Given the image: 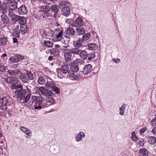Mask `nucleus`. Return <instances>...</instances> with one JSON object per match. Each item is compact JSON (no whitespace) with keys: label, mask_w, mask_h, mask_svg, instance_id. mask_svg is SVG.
<instances>
[{"label":"nucleus","mask_w":156,"mask_h":156,"mask_svg":"<svg viewBox=\"0 0 156 156\" xmlns=\"http://www.w3.org/2000/svg\"><path fill=\"white\" fill-rule=\"evenodd\" d=\"M31 98L33 100L31 106L33 109L40 110L48 105L47 103H45L44 99L41 96H32Z\"/></svg>","instance_id":"obj_1"},{"label":"nucleus","mask_w":156,"mask_h":156,"mask_svg":"<svg viewBox=\"0 0 156 156\" xmlns=\"http://www.w3.org/2000/svg\"><path fill=\"white\" fill-rule=\"evenodd\" d=\"M16 92L17 94L18 98L20 101L21 103L27 102L30 98L31 95L29 94H28L25 97L27 94V91L24 89H21V90H16Z\"/></svg>","instance_id":"obj_2"},{"label":"nucleus","mask_w":156,"mask_h":156,"mask_svg":"<svg viewBox=\"0 0 156 156\" xmlns=\"http://www.w3.org/2000/svg\"><path fill=\"white\" fill-rule=\"evenodd\" d=\"M45 87L56 93L57 94L60 93L59 89L55 86V83L50 78L48 79L47 81L45 84Z\"/></svg>","instance_id":"obj_3"},{"label":"nucleus","mask_w":156,"mask_h":156,"mask_svg":"<svg viewBox=\"0 0 156 156\" xmlns=\"http://www.w3.org/2000/svg\"><path fill=\"white\" fill-rule=\"evenodd\" d=\"M26 73H23L20 76V79L23 83H27L30 79L31 80L33 79L34 76L33 74L29 71H27Z\"/></svg>","instance_id":"obj_4"},{"label":"nucleus","mask_w":156,"mask_h":156,"mask_svg":"<svg viewBox=\"0 0 156 156\" xmlns=\"http://www.w3.org/2000/svg\"><path fill=\"white\" fill-rule=\"evenodd\" d=\"M9 103L7 97H4L0 98V109L4 111H6Z\"/></svg>","instance_id":"obj_5"},{"label":"nucleus","mask_w":156,"mask_h":156,"mask_svg":"<svg viewBox=\"0 0 156 156\" xmlns=\"http://www.w3.org/2000/svg\"><path fill=\"white\" fill-rule=\"evenodd\" d=\"M93 70V68L91 65L88 64L85 66L83 68L82 72H80V75L82 74H88L90 73Z\"/></svg>","instance_id":"obj_6"},{"label":"nucleus","mask_w":156,"mask_h":156,"mask_svg":"<svg viewBox=\"0 0 156 156\" xmlns=\"http://www.w3.org/2000/svg\"><path fill=\"white\" fill-rule=\"evenodd\" d=\"M11 1L9 0H6L4 1L5 3L9 4V3L10 5H9V11L10 10L12 12V11L16 10L17 8V3L16 2H10Z\"/></svg>","instance_id":"obj_7"},{"label":"nucleus","mask_w":156,"mask_h":156,"mask_svg":"<svg viewBox=\"0 0 156 156\" xmlns=\"http://www.w3.org/2000/svg\"><path fill=\"white\" fill-rule=\"evenodd\" d=\"M39 90L44 95L47 96H52L54 95V94L50 90L45 89L44 87H39Z\"/></svg>","instance_id":"obj_8"},{"label":"nucleus","mask_w":156,"mask_h":156,"mask_svg":"<svg viewBox=\"0 0 156 156\" xmlns=\"http://www.w3.org/2000/svg\"><path fill=\"white\" fill-rule=\"evenodd\" d=\"M61 74L66 77V75L69 72V67L68 65H64L62 66L60 69Z\"/></svg>","instance_id":"obj_9"},{"label":"nucleus","mask_w":156,"mask_h":156,"mask_svg":"<svg viewBox=\"0 0 156 156\" xmlns=\"http://www.w3.org/2000/svg\"><path fill=\"white\" fill-rule=\"evenodd\" d=\"M69 76L70 78L72 80H78L80 79L81 77H83V76L81 77L80 75H76L74 73V72H73V71H69L68 73V74L66 75V77H67Z\"/></svg>","instance_id":"obj_10"},{"label":"nucleus","mask_w":156,"mask_h":156,"mask_svg":"<svg viewBox=\"0 0 156 156\" xmlns=\"http://www.w3.org/2000/svg\"><path fill=\"white\" fill-rule=\"evenodd\" d=\"M85 23L83 20L80 17H78L76 18L74 22V26L76 27H80L83 26Z\"/></svg>","instance_id":"obj_11"},{"label":"nucleus","mask_w":156,"mask_h":156,"mask_svg":"<svg viewBox=\"0 0 156 156\" xmlns=\"http://www.w3.org/2000/svg\"><path fill=\"white\" fill-rule=\"evenodd\" d=\"M27 10L26 6L24 5H22L18 9V12L19 14L24 15L27 14Z\"/></svg>","instance_id":"obj_12"},{"label":"nucleus","mask_w":156,"mask_h":156,"mask_svg":"<svg viewBox=\"0 0 156 156\" xmlns=\"http://www.w3.org/2000/svg\"><path fill=\"white\" fill-rule=\"evenodd\" d=\"M40 9L39 11V13H38L39 16L41 14V12L44 13V12H49L50 10V8L48 5H44L41 6L40 7Z\"/></svg>","instance_id":"obj_13"},{"label":"nucleus","mask_w":156,"mask_h":156,"mask_svg":"<svg viewBox=\"0 0 156 156\" xmlns=\"http://www.w3.org/2000/svg\"><path fill=\"white\" fill-rule=\"evenodd\" d=\"M9 16L11 17L12 20L14 22H17L19 20L20 16L14 14L10 10L9 13Z\"/></svg>","instance_id":"obj_14"},{"label":"nucleus","mask_w":156,"mask_h":156,"mask_svg":"<svg viewBox=\"0 0 156 156\" xmlns=\"http://www.w3.org/2000/svg\"><path fill=\"white\" fill-rule=\"evenodd\" d=\"M70 12V9L69 6L66 8H63L62 9V14L66 17L68 16L69 15Z\"/></svg>","instance_id":"obj_15"},{"label":"nucleus","mask_w":156,"mask_h":156,"mask_svg":"<svg viewBox=\"0 0 156 156\" xmlns=\"http://www.w3.org/2000/svg\"><path fill=\"white\" fill-rule=\"evenodd\" d=\"M73 45L74 48L81 49V47H83V45L80 42V40L78 41H73Z\"/></svg>","instance_id":"obj_16"},{"label":"nucleus","mask_w":156,"mask_h":156,"mask_svg":"<svg viewBox=\"0 0 156 156\" xmlns=\"http://www.w3.org/2000/svg\"><path fill=\"white\" fill-rule=\"evenodd\" d=\"M87 55L88 52L86 50H81L80 56L82 59L84 60L87 59Z\"/></svg>","instance_id":"obj_17"},{"label":"nucleus","mask_w":156,"mask_h":156,"mask_svg":"<svg viewBox=\"0 0 156 156\" xmlns=\"http://www.w3.org/2000/svg\"><path fill=\"white\" fill-rule=\"evenodd\" d=\"M7 72L11 75H16L20 73V71L19 69H9Z\"/></svg>","instance_id":"obj_18"},{"label":"nucleus","mask_w":156,"mask_h":156,"mask_svg":"<svg viewBox=\"0 0 156 156\" xmlns=\"http://www.w3.org/2000/svg\"><path fill=\"white\" fill-rule=\"evenodd\" d=\"M8 40L6 37H0V46H4L7 45Z\"/></svg>","instance_id":"obj_19"},{"label":"nucleus","mask_w":156,"mask_h":156,"mask_svg":"<svg viewBox=\"0 0 156 156\" xmlns=\"http://www.w3.org/2000/svg\"><path fill=\"white\" fill-rule=\"evenodd\" d=\"M70 66L71 70L69 71H73V72H76L79 70V66L76 65L73 63H71L70 64Z\"/></svg>","instance_id":"obj_20"},{"label":"nucleus","mask_w":156,"mask_h":156,"mask_svg":"<svg viewBox=\"0 0 156 156\" xmlns=\"http://www.w3.org/2000/svg\"><path fill=\"white\" fill-rule=\"evenodd\" d=\"M20 129L22 131L29 136H31L32 132L31 131L29 130L27 128L24 126H20Z\"/></svg>","instance_id":"obj_21"},{"label":"nucleus","mask_w":156,"mask_h":156,"mask_svg":"<svg viewBox=\"0 0 156 156\" xmlns=\"http://www.w3.org/2000/svg\"><path fill=\"white\" fill-rule=\"evenodd\" d=\"M148 151L145 148H142L140 150L138 156H148Z\"/></svg>","instance_id":"obj_22"},{"label":"nucleus","mask_w":156,"mask_h":156,"mask_svg":"<svg viewBox=\"0 0 156 156\" xmlns=\"http://www.w3.org/2000/svg\"><path fill=\"white\" fill-rule=\"evenodd\" d=\"M50 53L54 56H56L59 55L60 51L58 49L55 48H52L50 49Z\"/></svg>","instance_id":"obj_23"},{"label":"nucleus","mask_w":156,"mask_h":156,"mask_svg":"<svg viewBox=\"0 0 156 156\" xmlns=\"http://www.w3.org/2000/svg\"><path fill=\"white\" fill-rule=\"evenodd\" d=\"M69 5L68 2L65 1H62L60 2L58 5L60 9L69 7Z\"/></svg>","instance_id":"obj_24"},{"label":"nucleus","mask_w":156,"mask_h":156,"mask_svg":"<svg viewBox=\"0 0 156 156\" xmlns=\"http://www.w3.org/2000/svg\"><path fill=\"white\" fill-rule=\"evenodd\" d=\"M50 8L51 10L55 13L53 15V17L55 18L56 15L57 14L58 11V9L57 6L56 5H52Z\"/></svg>","instance_id":"obj_25"},{"label":"nucleus","mask_w":156,"mask_h":156,"mask_svg":"<svg viewBox=\"0 0 156 156\" xmlns=\"http://www.w3.org/2000/svg\"><path fill=\"white\" fill-rule=\"evenodd\" d=\"M85 30L83 28L78 27L76 28V33L78 35L83 34L85 33Z\"/></svg>","instance_id":"obj_26"},{"label":"nucleus","mask_w":156,"mask_h":156,"mask_svg":"<svg viewBox=\"0 0 156 156\" xmlns=\"http://www.w3.org/2000/svg\"><path fill=\"white\" fill-rule=\"evenodd\" d=\"M28 28L27 25H22L20 26V30L22 33L24 34L26 33Z\"/></svg>","instance_id":"obj_27"},{"label":"nucleus","mask_w":156,"mask_h":156,"mask_svg":"<svg viewBox=\"0 0 156 156\" xmlns=\"http://www.w3.org/2000/svg\"><path fill=\"white\" fill-rule=\"evenodd\" d=\"M72 54L70 51L66 54H64V58L66 61H68L71 60Z\"/></svg>","instance_id":"obj_28"},{"label":"nucleus","mask_w":156,"mask_h":156,"mask_svg":"<svg viewBox=\"0 0 156 156\" xmlns=\"http://www.w3.org/2000/svg\"><path fill=\"white\" fill-rule=\"evenodd\" d=\"M1 19L2 21H3L4 23L6 25V24H8L9 23V20L8 17L4 14H2L1 16Z\"/></svg>","instance_id":"obj_29"},{"label":"nucleus","mask_w":156,"mask_h":156,"mask_svg":"<svg viewBox=\"0 0 156 156\" xmlns=\"http://www.w3.org/2000/svg\"><path fill=\"white\" fill-rule=\"evenodd\" d=\"M81 49H79L78 48H73L70 49L71 52L74 55H80V53Z\"/></svg>","instance_id":"obj_30"},{"label":"nucleus","mask_w":156,"mask_h":156,"mask_svg":"<svg viewBox=\"0 0 156 156\" xmlns=\"http://www.w3.org/2000/svg\"><path fill=\"white\" fill-rule=\"evenodd\" d=\"M49 12H44V13L41 12V14L40 15V17L41 18L42 17L43 18L46 19L48 17H49L53 16L51 14L48 13Z\"/></svg>","instance_id":"obj_31"},{"label":"nucleus","mask_w":156,"mask_h":156,"mask_svg":"<svg viewBox=\"0 0 156 156\" xmlns=\"http://www.w3.org/2000/svg\"><path fill=\"white\" fill-rule=\"evenodd\" d=\"M46 101L47 102V103L48 104V105H51L54 104L55 101L54 99L52 97H48L46 99Z\"/></svg>","instance_id":"obj_32"},{"label":"nucleus","mask_w":156,"mask_h":156,"mask_svg":"<svg viewBox=\"0 0 156 156\" xmlns=\"http://www.w3.org/2000/svg\"><path fill=\"white\" fill-rule=\"evenodd\" d=\"M63 35V32L62 30H61L58 32L56 35L55 39L56 41H59L61 39L63 38L62 35Z\"/></svg>","instance_id":"obj_33"},{"label":"nucleus","mask_w":156,"mask_h":156,"mask_svg":"<svg viewBox=\"0 0 156 156\" xmlns=\"http://www.w3.org/2000/svg\"><path fill=\"white\" fill-rule=\"evenodd\" d=\"M43 43L44 46L48 48H51L52 47L53 45V43L49 41H46V40H44Z\"/></svg>","instance_id":"obj_34"},{"label":"nucleus","mask_w":156,"mask_h":156,"mask_svg":"<svg viewBox=\"0 0 156 156\" xmlns=\"http://www.w3.org/2000/svg\"><path fill=\"white\" fill-rule=\"evenodd\" d=\"M88 47L89 49L90 50L96 49L98 48V46L97 45L93 43L88 44Z\"/></svg>","instance_id":"obj_35"},{"label":"nucleus","mask_w":156,"mask_h":156,"mask_svg":"<svg viewBox=\"0 0 156 156\" xmlns=\"http://www.w3.org/2000/svg\"><path fill=\"white\" fill-rule=\"evenodd\" d=\"M84 62L82 59L80 58H76V60L74 61L73 63L76 64L77 66H80L81 65L83 64Z\"/></svg>","instance_id":"obj_36"},{"label":"nucleus","mask_w":156,"mask_h":156,"mask_svg":"<svg viewBox=\"0 0 156 156\" xmlns=\"http://www.w3.org/2000/svg\"><path fill=\"white\" fill-rule=\"evenodd\" d=\"M84 134L83 132H80L76 136V139L77 141H80L81 139L84 137Z\"/></svg>","instance_id":"obj_37"},{"label":"nucleus","mask_w":156,"mask_h":156,"mask_svg":"<svg viewBox=\"0 0 156 156\" xmlns=\"http://www.w3.org/2000/svg\"><path fill=\"white\" fill-rule=\"evenodd\" d=\"M148 142L149 144H153L156 142V138L154 136H149L148 138Z\"/></svg>","instance_id":"obj_38"},{"label":"nucleus","mask_w":156,"mask_h":156,"mask_svg":"<svg viewBox=\"0 0 156 156\" xmlns=\"http://www.w3.org/2000/svg\"><path fill=\"white\" fill-rule=\"evenodd\" d=\"M7 11V7L5 4L0 5V12L4 14Z\"/></svg>","instance_id":"obj_39"},{"label":"nucleus","mask_w":156,"mask_h":156,"mask_svg":"<svg viewBox=\"0 0 156 156\" xmlns=\"http://www.w3.org/2000/svg\"><path fill=\"white\" fill-rule=\"evenodd\" d=\"M13 35L17 37H19L20 35V30L18 28H15L13 30Z\"/></svg>","instance_id":"obj_40"},{"label":"nucleus","mask_w":156,"mask_h":156,"mask_svg":"<svg viewBox=\"0 0 156 156\" xmlns=\"http://www.w3.org/2000/svg\"><path fill=\"white\" fill-rule=\"evenodd\" d=\"M95 57V55L94 52H92L89 53H88L87 59L89 61H90L92 59L94 58Z\"/></svg>","instance_id":"obj_41"},{"label":"nucleus","mask_w":156,"mask_h":156,"mask_svg":"<svg viewBox=\"0 0 156 156\" xmlns=\"http://www.w3.org/2000/svg\"><path fill=\"white\" fill-rule=\"evenodd\" d=\"M20 24L21 25H26L27 19L23 17L20 16V18L18 20Z\"/></svg>","instance_id":"obj_42"},{"label":"nucleus","mask_w":156,"mask_h":156,"mask_svg":"<svg viewBox=\"0 0 156 156\" xmlns=\"http://www.w3.org/2000/svg\"><path fill=\"white\" fill-rule=\"evenodd\" d=\"M91 36V34L89 33H87L83 35L82 37V39L84 41L88 40Z\"/></svg>","instance_id":"obj_43"},{"label":"nucleus","mask_w":156,"mask_h":156,"mask_svg":"<svg viewBox=\"0 0 156 156\" xmlns=\"http://www.w3.org/2000/svg\"><path fill=\"white\" fill-rule=\"evenodd\" d=\"M58 41L59 42L58 44H60L62 47L64 48H66L67 46H65L64 45H65L66 41H65L63 39V38L61 39V40L59 41Z\"/></svg>","instance_id":"obj_44"},{"label":"nucleus","mask_w":156,"mask_h":156,"mask_svg":"<svg viewBox=\"0 0 156 156\" xmlns=\"http://www.w3.org/2000/svg\"><path fill=\"white\" fill-rule=\"evenodd\" d=\"M126 105L125 104L122 105V106L120 108V114L122 115L124 113V109L126 107Z\"/></svg>","instance_id":"obj_45"},{"label":"nucleus","mask_w":156,"mask_h":156,"mask_svg":"<svg viewBox=\"0 0 156 156\" xmlns=\"http://www.w3.org/2000/svg\"><path fill=\"white\" fill-rule=\"evenodd\" d=\"M68 33L69 32L70 34L72 35H74L75 34V31L74 29L72 27H69L67 29Z\"/></svg>","instance_id":"obj_46"},{"label":"nucleus","mask_w":156,"mask_h":156,"mask_svg":"<svg viewBox=\"0 0 156 156\" xmlns=\"http://www.w3.org/2000/svg\"><path fill=\"white\" fill-rule=\"evenodd\" d=\"M21 89H23L22 85H16V84H15L12 86V90L17 89H20V90H21Z\"/></svg>","instance_id":"obj_47"},{"label":"nucleus","mask_w":156,"mask_h":156,"mask_svg":"<svg viewBox=\"0 0 156 156\" xmlns=\"http://www.w3.org/2000/svg\"><path fill=\"white\" fill-rule=\"evenodd\" d=\"M45 82V80L44 79V78L42 77H39L37 81L38 83L40 84H44Z\"/></svg>","instance_id":"obj_48"},{"label":"nucleus","mask_w":156,"mask_h":156,"mask_svg":"<svg viewBox=\"0 0 156 156\" xmlns=\"http://www.w3.org/2000/svg\"><path fill=\"white\" fill-rule=\"evenodd\" d=\"M60 50L64 54H66L70 51V49L68 48L66 49V48H64L62 47V48H60Z\"/></svg>","instance_id":"obj_49"},{"label":"nucleus","mask_w":156,"mask_h":156,"mask_svg":"<svg viewBox=\"0 0 156 156\" xmlns=\"http://www.w3.org/2000/svg\"><path fill=\"white\" fill-rule=\"evenodd\" d=\"M9 59L11 62H18L19 61L18 58H17L16 57H11Z\"/></svg>","instance_id":"obj_50"},{"label":"nucleus","mask_w":156,"mask_h":156,"mask_svg":"<svg viewBox=\"0 0 156 156\" xmlns=\"http://www.w3.org/2000/svg\"><path fill=\"white\" fill-rule=\"evenodd\" d=\"M18 80L17 78L15 77H12L11 83L12 84V85L17 84L18 82Z\"/></svg>","instance_id":"obj_51"},{"label":"nucleus","mask_w":156,"mask_h":156,"mask_svg":"<svg viewBox=\"0 0 156 156\" xmlns=\"http://www.w3.org/2000/svg\"><path fill=\"white\" fill-rule=\"evenodd\" d=\"M132 136L131 139L133 141H136L137 140V138L136 136L135 132H133L132 133Z\"/></svg>","instance_id":"obj_52"},{"label":"nucleus","mask_w":156,"mask_h":156,"mask_svg":"<svg viewBox=\"0 0 156 156\" xmlns=\"http://www.w3.org/2000/svg\"><path fill=\"white\" fill-rule=\"evenodd\" d=\"M151 124L153 126H156V117L154 118L152 120Z\"/></svg>","instance_id":"obj_53"},{"label":"nucleus","mask_w":156,"mask_h":156,"mask_svg":"<svg viewBox=\"0 0 156 156\" xmlns=\"http://www.w3.org/2000/svg\"><path fill=\"white\" fill-rule=\"evenodd\" d=\"M48 35H48V36L49 37L53 36L54 35V31L52 30H50V29H48Z\"/></svg>","instance_id":"obj_54"},{"label":"nucleus","mask_w":156,"mask_h":156,"mask_svg":"<svg viewBox=\"0 0 156 156\" xmlns=\"http://www.w3.org/2000/svg\"><path fill=\"white\" fill-rule=\"evenodd\" d=\"M48 29H46V30H43V35H44L45 36H48Z\"/></svg>","instance_id":"obj_55"},{"label":"nucleus","mask_w":156,"mask_h":156,"mask_svg":"<svg viewBox=\"0 0 156 156\" xmlns=\"http://www.w3.org/2000/svg\"><path fill=\"white\" fill-rule=\"evenodd\" d=\"M12 78L11 77H8L5 78V80L7 82L9 83H11Z\"/></svg>","instance_id":"obj_56"},{"label":"nucleus","mask_w":156,"mask_h":156,"mask_svg":"<svg viewBox=\"0 0 156 156\" xmlns=\"http://www.w3.org/2000/svg\"><path fill=\"white\" fill-rule=\"evenodd\" d=\"M66 32L64 33V36L66 38H69L70 36V34H69V32L68 33L67 32V30H66Z\"/></svg>","instance_id":"obj_57"},{"label":"nucleus","mask_w":156,"mask_h":156,"mask_svg":"<svg viewBox=\"0 0 156 156\" xmlns=\"http://www.w3.org/2000/svg\"><path fill=\"white\" fill-rule=\"evenodd\" d=\"M66 32L64 33V36L66 38H69L70 36V34H69V32L68 33L67 32V30H66Z\"/></svg>","instance_id":"obj_58"},{"label":"nucleus","mask_w":156,"mask_h":156,"mask_svg":"<svg viewBox=\"0 0 156 156\" xmlns=\"http://www.w3.org/2000/svg\"><path fill=\"white\" fill-rule=\"evenodd\" d=\"M66 32L64 33V36L66 38H69L70 36V34H69V32L68 33L67 32V30H66Z\"/></svg>","instance_id":"obj_59"},{"label":"nucleus","mask_w":156,"mask_h":156,"mask_svg":"<svg viewBox=\"0 0 156 156\" xmlns=\"http://www.w3.org/2000/svg\"><path fill=\"white\" fill-rule=\"evenodd\" d=\"M147 129V128L146 127H144L143 128H141L140 130V133L141 134H142Z\"/></svg>","instance_id":"obj_60"},{"label":"nucleus","mask_w":156,"mask_h":156,"mask_svg":"<svg viewBox=\"0 0 156 156\" xmlns=\"http://www.w3.org/2000/svg\"><path fill=\"white\" fill-rule=\"evenodd\" d=\"M5 69V67L2 64H0V71L3 72Z\"/></svg>","instance_id":"obj_61"},{"label":"nucleus","mask_w":156,"mask_h":156,"mask_svg":"<svg viewBox=\"0 0 156 156\" xmlns=\"http://www.w3.org/2000/svg\"><path fill=\"white\" fill-rule=\"evenodd\" d=\"M6 26V25L5 23L3 22V21H2V20H0V27H4Z\"/></svg>","instance_id":"obj_62"},{"label":"nucleus","mask_w":156,"mask_h":156,"mask_svg":"<svg viewBox=\"0 0 156 156\" xmlns=\"http://www.w3.org/2000/svg\"><path fill=\"white\" fill-rule=\"evenodd\" d=\"M113 61L114 62L117 63L120 62V59L118 58H113Z\"/></svg>","instance_id":"obj_63"},{"label":"nucleus","mask_w":156,"mask_h":156,"mask_svg":"<svg viewBox=\"0 0 156 156\" xmlns=\"http://www.w3.org/2000/svg\"><path fill=\"white\" fill-rule=\"evenodd\" d=\"M152 132L154 134H156V127H154L152 130Z\"/></svg>","instance_id":"obj_64"}]
</instances>
